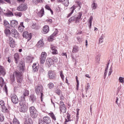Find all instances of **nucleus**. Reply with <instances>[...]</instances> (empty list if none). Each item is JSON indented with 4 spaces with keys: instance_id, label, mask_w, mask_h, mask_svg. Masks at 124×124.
I'll list each match as a JSON object with an SVG mask.
<instances>
[{
    "instance_id": "f257e3e1",
    "label": "nucleus",
    "mask_w": 124,
    "mask_h": 124,
    "mask_svg": "<svg viewBox=\"0 0 124 124\" xmlns=\"http://www.w3.org/2000/svg\"><path fill=\"white\" fill-rule=\"evenodd\" d=\"M18 69L19 70L16 71L13 73L14 77H16L17 79V81L19 84L22 83V80H23V75L22 73L25 70V63H20L18 65Z\"/></svg>"
},
{
    "instance_id": "f03ea898",
    "label": "nucleus",
    "mask_w": 124,
    "mask_h": 124,
    "mask_svg": "<svg viewBox=\"0 0 124 124\" xmlns=\"http://www.w3.org/2000/svg\"><path fill=\"white\" fill-rule=\"evenodd\" d=\"M19 105L21 107L19 108L20 112H21L22 113H26L28 110L29 106L24 96L20 97Z\"/></svg>"
},
{
    "instance_id": "7ed1b4c3",
    "label": "nucleus",
    "mask_w": 124,
    "mask_h": 124,
    "mask_svg": "<svg viewBox=\"0 0 124 124\" xmlns=\"http://www.w3.org/2000/svg\"><path fill=\"white\" fill-rule=\"evenodd\" d=\"M35 93L36 94H41V101H43V86L38 84L35 87Z\"/></svg>"
},
{
    "instance_id": "20e7f679",
    "label": "nucleus",
    "mask_w": 124,
    "mask_h": 124,
    "mask_svg": "<svg viewBox=\"0 0 124 124\" xmlns=\"http://www.w3.org/2000/svg\"><path fill=\"white\" fill-rule=\"evenodd\" d=\"M82 12H79L78 14V15L74 16L72 17H71L69 19V22H74L75 21V23L77 24L78 23H79L80 22V20H81V17H82Z\"/></svg>"
},
{
    "instance_id": "39448f33",
    "label": "nucleus",
    "mask_w": 124,
    "mask_h": 124,
    "mask_svg": "<svg viewBox=\"0 0 124 124\" xmlns=\"http://www.w3.org/2000/svg\"><path fill=\"white\" fill-rule=\"evenodd\" d=\"M76 4L77 6L74 5L70 9L71 12L68 14L67 17H70L72 15V14H73L74 10L76 9L77 7H79V9H81V7L82 6V3L80 1H77Z\"/></svg>"
},
{
    "instance_id": "423d86ee",
    "label": "nucleus",
    "mask_w": 124,
    "mask_h": 124,
    "mask_svg": "<svg viewBox=\"0 0 124 124\" xmlns=\"http://www.w3.org/2000/svg\"><path fill=\"white\" fill-rule=\"evenodd\" d=\"M30 112L31 117H32L33 119H35V118L37 117L38 113H37V110L34 107L32 106L30 108Z\"/></svg>"
},
{
    "instance_id": "0eeeda50",
    "label": "nucleus",
    "mask_w": 124,
    "mask_h": 124,
    "mask_svg": "<svg viewBox=\"0 0 124 124\" xmlns=\"http://www.w3.org/2000/svg\"><path fill=\"white\" fill-rule=\"evenodd\" d=\"M46 58H47V53L45 52H42L39 58L41 64H44Z\"/></svg>"
},
{
    "instance_id": "6e6552de",
    "label": "nucleus",
    "mask_w": 124,
    "mask_h": 124,
    "mask_svg": "<svg viewBox=\"0 0 124 124\" xmlns=\"http://www.w3.org/2000/svg\"><path fill=\"white\" fill-rule=\"evenodd\" d=\"M28 9V5L26 3H22L17 8L18 11H26Z\"/></svg>"
},
{
    "instance_id": "1a4fd4ad",
    "label": "nucleus",
    "mask_w": 124,
    "mask_h": 124,
    "mask_svg": "<svg viewBox=\"0 0 124 124\" xmlns=\"http://www.w3.org/2000/svg\"><path fill=\"white\" fill-rule=\"evenodd\" d=\"M23 37L27 39V41H30L31 39V33L29 34L28 31H25L23 33Z\"/></svg>"
},
{
    "instance_id": "9d476101",
    "label": "nucleus",
    "mask_w": 124,
    "mask_h": 124,
    "mask_svg": "<svg viewBox=\"0 0 124 124\" xmlns=\"http://www.w3.org/2000/svg\"><path fill=\"white\" fill-rule=\"evenodd\" d=\"M11 100L14 104H17L18 102H19V100L18 99V97L17 95L15 94H12L11 95Z\"/></svg>"
},
{
    "instance_id": "9b49d317",
    "label": "nucleus",
    "mask_w": 124,
    "mask_h": 124,
    "mask_svg": "<svg viewBox=\"0 0 124 124\" xmlns=\"http://www.w3.org/2000/svg\"><path fill=\"white\" fill-rule=\"evenodd\" d=\"M0 85L1 87H4V91H5L6 93H7V86H6V85H5V83H4V80L2 77H0Z\"/></svg>"
},
{
    "instance_id": "f8f14e48",
    "label": "nucleus",
    "mask_w": 124,
    "mask_h": 124,
    "mask_svg": "<svg viewBox=\"0 0 124 124\" xmlns=\"http://www.w3.org/2000/svg\"><path fill=\"white\" fill-rule=\"evenodd\" d=\"M0 107L2 108L3 112L4 113H7L8 112V109L5 106L4 102L3 100L0 101Z\"/></svg>"
},
{
    "instance_id": "ddd939ff",
    "label": "nucleus",
    "mask_w": 124,
    "mask_h": 124,
    "mask_svg": "<svg viewBox=\"0 0 124 124\" xmlns=\"http://www.w3.org/2000/svg\"><path fill=\"white\" fill-rule=\"evenodd\" d=\"M12 36L15 38H18L19 37V32L15 29H12L11 31Z\"/></svg>"
},
{
    "instance_id": "4468645a",
    "label": "nucleus",
    "mask_w": 124,
    "mask_h": 124,
    "mask_svg": "<svg viewBox=\"0 0 124 124\" xmlns=\"http://www.w3.org/2000/svg\"><path fill=\"white\" fill-rule=\"evenodd\" d=\"M58 29H55L53 33L48 38V41H53V40H54V38H55V36H56V35H57L58 34Z\"/></svg>"
},
{
    "instance_id": "2eb2a0df",
    "label": "nucleus",
    "mask_w": 124,
    "mask_h": 124,
    "mask_svg": "<svg viewBox=\"0 0 124 124\" xmlns=\"http://www.w3.org/2000/svg\"><path fill=\"white\" fill-rule=\"evenodd\" d=\"M50 49L51 50L53 55H57L58 54V50H57V47L54 45H51Z\"/></svg>"
},
{
    "instance_id": "dca6fc26",
    "label": "nucleus",
    "mask_w": 124,
    "mask_h": 124,
    "mask_svg": "<svg viewBox=\"0 0 124 124\" xmlns=\"http://www.w3.org/2000/svg\"><path fill=\"white\" fill-rule=\"evenodd\" d=\"M36 13H37V16L39 17H40V18H41V17H43V16H44V8H42L40 11H38L37 10Z\"/></svg>"
},
{
    "instance_id": "f3484780",
    "label": "nucleus",
    "mask_w": 124,
    "mask_h": 124,
    "mask_svg": "<svg viewBox=\"0 0 124 124\" xmlns=\"http://www.w3.org/2000/svg\"><path fill=\"white\" fill-rule=\"evenodd\" d=\"M9 44L11 48H14L16 46L15 41L12 37H9Z\"/></svg>"
},
{
    "instance_id": "a211bd4d",
    "label": "nucleus",
    "mask_w": 124,
    "mask_h": 124,
    "mask_svg": "<svg viewBox=\"0 0 124 124\" xmlns=\"http://www.w3.org/2000/svg\"><path fill=\"white\" fill-rule=\"evenodd\" d=\"M46 64H47L48 66H51V65L54 64V61L51 58H47L46 60Z\"/></svg>"
},
{
    "instance_id": "6ab92c4d",
    "label": "nucleus",
    "mask_w": 124,
    "mask_h": 124,
    "mask_svg": "<svg viewBox=\"0 0 124 124\" xmlns=\"http://www.w3.org/2000/svg\"><path fill=\"white\" fill-rule=\"evenodd\" d=\"M18 29L19 32H23V31H24V29H25V26H24V22H22L20 23Z\"/></svg>"
},
{
    "instance_id": "aec40b11",
    "label": "nucleus",
    "mask_w": 124,
    "mask_h": 124,
    "mask_svg": "<svg viewBox=\"0 0 124 124\" xmlns=\"http://www.w3.org/2000/svg\"><path fill=\"white\" fill-rule=\"evenodd\" d=\"M11 26L12 27V28H17L18 21L16 20H12L11 21Z\"/></svg>"
},
{
    "instance_id": "412c9836",
    "label": "nucleus",
    "mask_w": 124,
    "mask_h": 124,
    "mask_svg": "<svg viewBox=\"0 0 124 124\" xmlns=\"http://www.w3.org/2000/svg\"><path fill=\"white\" fill-rule=\"evenodd\" d=\"M44 120V123H45V124H49L51 123V118L50 117L46 116L44 117L43 118Z\"/></svg>"
},
{
    "instance_id": "4be33fe9",
    "label": "nucleus",
    "mask_w": 124,
    "mask_h": 124,
    "mask_svg": "<svg viewBox=\"0 0 124 124\" xmlns=\"http://www.w3.org/2000/svg\"><path fill=\"white\" fill-rule=\"evenodd\" d=\"M43 46H44V43L43 42V41H42V40H40V41H39L36 44V46L37 47V48H42Z\"/></svg>"
},
{
    "instance_id": "5701e85b",
    "label": "nucleus",
    "mask_w": 124,
    "mask_h": 124,
    "mask_svg": "<svg viewBox=\"0 0 124 124\" xmlns=\"http://www.w3.org/2000/svg\"><path fill=\"white\" fill-rule=\"evenodd\" d=\"M59 109L61 114H62V113L63 114H64V113H66V107L65 106L60 107Z\"/></svg>"
},
{
    "instance_id": "b1692460",
    "label": "nucleus",
    "mask_w": 124,
    "mask_h": 124,
    "mask_svg": "<svg viewBox=\"0 0 124 124\" xmlns=\"http://www.w3.org/2000/svg\"><path fill=\"white\" fill-rule=\"evenodd\" d=\"M48 76L49 79H55V78L56 77V75L53 73V72L52 71H49L48 72Z\"/></svg>"
},
{
    "instance_id": "393cba45",
    "label": "nucleus",
    "mask_w": 124,
    "mask_h": 124,
    "mask_svg": "<svg viewBox=\"0 0 124 124\" xmlns=\"http://www.w3.org/2000/svg\"><path fill=\"white\" fill-rule=\"evenodd\" d=\"M43 33L45 34L48 33L49 32V26L46 25L43 28Z\"/></svg>"
},
{
    "instance_id": "a878e982",
    "label": "nucleus",
    "mask_w": 124,
    "mask_h": 124,
    "mask_svg": "<svg viewBox=\"0 0 124 124\" xmlns=\"http://www.w3.org/2000/svg\"><path fill=\"white\" fill-rule=\"evenodd\" d=\"M38 64L36 63H34L32 65V69L34 72L37 71L38 70Z\"/></svg>"
},
{
    "instance_id": "bb28decb",
    "label": "nucleus",
    "mask_w": 124,
    "mask_h": 124,
    "mask_svg": "<svg viewBox=\"0 0 124 124\" xmlns=\"http://www.w3.org/2000/svg\"><path fill=\"white\" fill-rule=\"evenodd\" d=\"M78 52H79V47L77 46H74L72 49V53L75 54L78 53Z\"/></svg>"
},
{
    "instance_id": "cd10ccee",
    "label": "nucleus",
    "mask_w": 124,
    "mask_h": 124,
    "mask_svg": "<svg viewBox=\"0 0 124 124\" xmlns=\"http://www.w3.org/2000/svg\"><path fill=\"white\" fill-rule=\"evenodd\" d=\"M0 73L2 75V76H4L5 75V70L2 67V66L0 65Z\"/></svg>"
},
{
    "instance_id": "c85d7f7f",
    "label": "nucleus",
    "mask_w": 124,
    "mask_h": 124,
    "mask_svg": "<svg viewBox=\"0 0 124 124\" xmlns=\"http://www.w3.org/2000/svg\"><path fill=\"white\" fill-rule=\"evenodd\" d=\"M108 67H109V63H108V64H107V67L105 68V72L104 74V79L106 78V76H107V72H108Z\"/></svg>"
},
{
    "instance_id": "c756f323",
    "label": "nucleus",
    "mask_w": 124,
    "mask_h": 124,
    "mask_svg": "<svg viewBox=\"0 0 124 124\" xmlns=\"http://www.w3.org/2000/svg\"><path fill=\"white\" fill-rule=\"evenodd\" d=\"M14 59L15 60L16 63H18V62H19V54L18 53H16L14 55Z\"/></svg>"
},
{
    "instance_id": "7c9ffc66",
    "label": "nucleus",
    "mask_w": 124,
    "mask_h": 124,
    "mask_svg": "<svg viewBox=\"0 0 124 124\" xmlns=\"http://www.w3.org/2000/svg\"><path fill=\"white\" fill-rule=\"evenodd\" d=\"M29 94H30V92L29 91V90H25L23 93V95H22L20 97L23 96V97H24V99H25V96H28Z\"/></svg>"
},
{
    "instance_id": "2f4dec72",
    "label": "nucleus",
    "mask_w": 124,
    "mask_h": 124,
    "mask_svg": "<svg viewBox=\"0 0 124 124\" xmlns=\"http://www.w3.org/2000/svg\"><path fill=\"white\" fill-rule=\"evenodd\" d=\"M30 100H31L32 102H34L36 100V97L34 94H31L30 95Z\"/></svg>"
},
{
    "instance_id": "473e14b6",
    "label": "nucleus",
    "mask_w": 124,
    "mask_h": 124,
    "mask_svg": "<svg viewBox=\"0 0 124 124\" xmlns=\"http://www.w3.org/2000/svg\"><path fill=\"white\" fill-rule=\"evenodd\" d=\"M34 58L32 56H27L26 57L27 61L28 62H32V60H33Z\"/></svg>"
},
{
    "instance_id": "72a5a7b5",
    "label": "nucleus",
    "mask_w": 124,
    "mask_h": 124,
    "mask_svg": "<svg viewBox=\"0 0 124 124\" xmlns=\"http://www.w3.org/2000/svg\"><path fill=\"white\" fill-rule=\"evenodd\" d=\"M11 124H20V122H19V120L17 119L16 118H14L13 120V123L10 122Z\"/></svg>"
},
{
    "instance_id": "f704fd0d",
    "label": "nucleus",
    "mask_w": 124,
    "mask_h": 124,
    "mask_svg": "<svg viewBox=\"0 0 124 124\" xmlns=\"http://www.w3.org/2000/svg\"><path fill=\"white\" fill-rule=\"evenodd\" d=\"M49 116L51 118L52 120H53V121H56V116H55V114H54V113L50 112L48 113Z\"/></svg>"
},
{
    "instance_id": "c9c22d12",
    "label": "nucleus",
    "mask_w": 124,
    "mask_h": 124,
    "mask_svg": "<svg viewBox=\"0 0 124 124\" xmlns=\"http://www.w3.org/2000/svg\"><path fill=\"white\" fill-rule=\"evenodd\" d=\"M4 33L7 36H9V35H10V34H11V31H10V30L8 29L5 30Z\"/></svg>"
},
{
    "instance_id": "e433bc0d",
    "label": "nucleus",
    "mask_w": 124,
    "mask_h": 124,
    "mask_svg": "<svg viewBox=\"0 0 124 124\" xmlns=\"http://www.w3.org/2000/svg\"><path fill=\"white\" fill-rule=\"evenodd\" d=\"M100 61V54H98L96 56L95 63H99Z\"/></svg>"
},
{
    "instance_id": "4c0bfd02",
    "label": "nucleus",
    "mask_w": 124,
    "mask_h": 124,
    "mask_svg": "<svg viewBox=\"0 0 124 124\" xmlns=\"http://www.w3.org/2000/svg\"><path fill=\"white\" fill-rule=\"evenodd\" d=\"M24 124H32V120L31 119L28 118L26 120Z\"/></svg>"
},
{
    "instance_id": "58836bf2",
    "label": "nucleus",
    "mask_w": 124,
    "mask_h": 124,
    "mask_svg": "<svg viewBox=\"0 0 124 124\" xmlns=\"http://www.w3.org/2000/svg\"><path fill=\"white\" fill-rule=\"evenodd\" d=\"M92 7L93 10L96 9V8H97V4L93 2V3L92 4Z\"/></svg>"
},
{
    "instance_id": "ea45409f",
    "label": "nucleus",
    "mask_w": 124,
    "mask_h": 124,
    "mask_svg": "<svg viewBox=\"0 0 124 124\" xmlns=\"http://www.w3.org/2000/svg\"><path fill=\"white\" fill-rule=\"evenodd\" d=\"M45 8H46V9H47V10H49V11H50L52 15H53L54 12H53V10H52V9L51 8H50V6H49V5H46L45 6Z\"/></svg>"
},
{
    "instance_id": "a19ab883",
    "label": "nucleus",
    "mask_w": 124,
    "mask_h": 124,
    "mask_svg": "<svg viewBox=\"0 0 124 124\" xmlns=\"http://www.w3.org/2000/svg\"><path fill=\"white\" fill-rule=\"evenodd\" d=\"M79 111H80V109L78 108L77 109V115L76 116V122H78V120H79Z\"/></svg>"
},
{
    "instance_id": "79ce46f5",
    "label": "nucleus",
    "mask_w": 124,
    "mask_h": 124,
    "mask_svg": "<svg viewBox=\"0 0 124 124\" xmlns=\"http://www.w3.org/2000/svg\"><path fill=\"white\" fill-rule=\"evenodd\" d=\"M32 1L34 4L37 5L40 2H42V0H32Z\"/></svg>"
},
{
    "instance_id": "37998d69",
    "label": "nucleus",
    "mask_w": 124,
    "mask_h": 124,
    "mask_svg": "<svg viewBox=\"0 0 124 124\" xmlns=\"http://www.w3.org/2000/svg\"><path fill=\"white\" fill-rule=\"evenodd\" d=\"M62 4L65 5V6H68V4H69L68 0H65L64 1H62Z\"/></svg>"
},
{
    "instance_id": "c03bdc74",
    "label": "nucleus",
    "mask_w": 124,
    "mask_h": 124,
    "mask_svg": "<svg viewBox=\"0 0 124 124\" xmlns=\"http://www.w3.org/2000/svg\"><path fill=\"white\" fill-rule=\"evenodd\" d=\"M15 15L16 16H18V17H21L22 15H23V14L21 12H16L15 13Z\"/></svg>"
},
{
    "instance_id": "a18cd8bd",
    "label": "nucleus",
    "mask_w": 124,
    "mask_h": 124,
    "mask_svg": "<svg viewBox=\"0 0 124 124\" xmlns=\"http://www.w3.org/2000/svg\"><path fill=\"white\" fill-rule=\"evenodd\" d=\"M60 75L61 79H62V81H63V80H64V75H63L62 71L60 72Z\"/></svg>"
},
{
    "instance_id": "49530a36",
    "label": "nucleus",
    "mask_w": 124,
    "mask_h": 124,
    "mask_svg": "<svg viewBox=\"0 0 124 124\" xmlns=\"http://www.w3.org/2000/svg\"><path fill=\"white\" fill-rule=\"evenodd\" d=\"M47 86L49 89H50V90H51V89H53L54 88V83L50 82Z\"/></svg>"
},
{
    "instance_id": "de8ad7c7",
    "label": "nucleus",
    "mask_w": 124,
    "mask_h": 124,
    "mask_svg": "<svg viewBox=\"0 0 124 124\" xmlns=\"http://www.w3.org/2000/svg\"><path fill=\"white\" fill-rule=\"evenodd\" d=\"M4 121V116L1 113H0V122H3Z\"/></svg>"
},
{
    "instance_id": "09e8293b",
    "label": "nucleus",
    "mask_w": 124,
    "mask_h": 124,
    "mask_svg": "<svg viewBox=\"0 0 124 124\" xmlns=\"http://www.w3.org/2000/svg\"><path fill=\"white\" fill-rule=\"evenodd\" d=\"M55 93L58 94V95H61V94L62 93V91L60 89H57L55 90Z\"/></svg>"
},
{
    "instance_id": "8fccbe9b",
    "label": "nucleus",
    "mask_w": 124,
    "mask_h": 124,
    "mask_svg": "<svg viewBox=\"0 0 124 124\" xmlns=\"http://www.w3.org/2000/svg\"><path fill=\"white\" fill-rule=\"evenodd\" d=\"M9 23H8V21L6 20H4V26L5 27H7V28H8V26H9Z\"/></svg>"
},
{
    "instance_id": "3c124183",
    "label": "nucleus",
    "mask_w": 124,
    "mask_h": 124,
    "mask_svg": "<svg viewBox=\"0 0 124 124\" xmlns=\"http://www.w3.org/2000/svg\"><path fill=\"white\" fill-rule=\"evenodd\" d=\"M93 16H90V18H89V24H90V28H91L92 27V23L93 22Z\"/></svg>"
},
{
    "instance_id": "603ef678",
    "label": "nucleus",
    "mask_w": 124,
    "mask_h": 124,
    "mask_svg": "<svg viewBox=\"0 0 124 124\" xmlns=\"http://www.w3.org/2000/svg\"><path fill=\"white\" fill-rule=\"evenodd\" d=\"M119 81L120 82V83H124V78L122 77H120Z\"/></svg>"
},
{
    "instance_id": "864d4df0",
    "label": "nucleus",
    "mask_w": 124,
    "mask_h": 124,
    "mask_svg": "<svg viewBox=\"0 0 124 124\" xmlns=\"http://www.w3.org/2000/svg\"><path fill=\"white\" fill-rule=\"evenodd\" d=\"M53 63H55V62H58V58L57 57H53Z\"/></svg>"
},
{
    "instance_id": "5fc2aeb1",
    "label": "nucleus",
    "mask_w": 124,
    "mask_h": 124,
    "mask_svg": "<svg viewBox=\"0 0 124 124\" xmlns=\"http://www.w3.org/2000/svg\"><path fill=\"white\" fill-rule=\"evenodd\" d=\"M32 28L34 29V30H37L38 27L36 26V24L33 23L32 25Z\"/></svg>"
},
{
    "instance_id": "6e6d98bb",
    "label": "nucleus",
    "mask_w": 124,
    "mask_h": 124,
    "mask_svg": "<svg viewBox=\"0 0 124 124\" xmlns=\"http://www.w3.org/2000/svg\"><path fill=\"white\" fill-rule=\"evenodd\" d=\"M67 119L65 120V123H68V122H69V121H70V116L69 115H67Z\"/></svg>"
},
{
    "instance_id": "4d7b16f0",
    "label": "nucleus",
    "mask_w": 124,
    "mask_h": 124,
    "mask_svg": "<svg viewBox=\"0 0 124 124\" xmlns=\"http://www.w3.org/2000/svg\"><path fill=\"white\" fill-rule=\"evenodd\" d=\"M85 89H86V92H88V91H89V89H90V83L87 84Z\"/></svg>"
},
{
    "instance_id": "13d9d810",
    "label": "nucleus",
    "mask_w": 124,
    "mask_h": 124,
    "mask_svg": "<svg viewBox=\"0 0 124 124\" xmlns=\"http://www.w3.org/2000/svg\"><path fill=\"white\" fill-rule=\"evenodd\" d=\"M63 106H65V105H64V103L62 102V101H60V107H62Z\"/></svg>"
},
{
    "instance_id": "bf43d9fd",
    "label": "nucleus",
    "mask_w": 124,
    "mask_h": 124,
    "mask_svg": "<svg viewBox=\"0 0 124 124\" xmlns=\"http://www.w3.org/2000/svg\"><path fill=\"white\" fill-rule=\"evenodd\" d=\"M112 72H113V71L112 70V68H110L109 69V71L108 74V76H110V75H111V74H112Z\"/></svg>"
},
{
    "instance_id": "052dcab7",
    "label": "nucleus",
    "mask_w": 124,
    "mask_h": 124,
    "mask_svg": "<svg viewBox=\"0 0 124 124\" xmlns=\"http://www.w3.org/2000/svg\"><path fill=\"white\" fill-rule=\"evenodd\" d=\"M44 123L42 120H39V124H44Z\"/></svg>"
},
{
    "instance_id": "680f3d73",
    "label": "nucleus",
    "mask_w": 124,
    "mask_h": 124,
    "mask_svg": "<svg viewBox=\"0 0 124 124\" xmlns=\"http://www.w3.org/2000/svg\"><path fill=\"white\" fill-rule=\"evenodd\" d=\"M7 61L8 62L10 63L11 62V58L10 57L8 58L7 59Z\"/></svg>"
},
{
    "instance_id": "e2e57ef3",
    "label": "nucleus",
    "mask_w": 124,
    "mask_h": 124,
    "mask_svg": "<svg viewBox=\"0 0 124 124\" xmlns=\"http://www.w3.org/2000/svg\"><path fill=\"white\" fill-rule=\"evenodd\" d=\"M8 16H13V13L12 12H10V13L7 14Z\"/></svg>"
},
{
    "instance_id": "0e129e2a",
    "label": "nucleus",
    "mask_w": 124,
    "mask_h": 124,
    "mask_svg": "<svg viewBox=\"0 0 124 124\" xmlns=\"http://www.w3.org/2000/svg\"><path fill=\"white\" fill-rule=\"evenodd\" d=\"M4 1H6V2H7V3H9L10 4V3H11V1H10V0H4Z\"/></svg>"
},
{
    "instance_id": "69168bd1",
    "label": "nucleus",
    "mask_w": 124,
    "mask_h": 124,
    "mask_svg": "<svg viewBox=\"0 0 124 124\" xmlns=\"http://www.w3.org/2000/svg\"><path fill=\"white\" fill-rule=\"evenodd\" d=\"M4 3V1H3V0H0V5H1V4H3Z\"/></svg>"
},
{
    "instance_id": "338daca9",
    "label": "nucleus",
    "mask_w": 124,
    "mask_h": 124,
    "mask_svg": "<svg viewBox=\"0 0 124 124\" xmlns=\"http://www.w3.org/2000/svg\"><path fill=\"white\" fill-rule=\"evenodd\" d=\"M47 22L49 23V24H52V19H47Z\"/></svg>"
},
{
    "instance_id": "774afa93",
    "label": "nucleus",
    "mask_w": 124,
    "mask_h": 124,
    "mask_svg": "<svg viewBox=\"0 0 124 124\" xmlns=\"http://www.w3.org/2000/svg\"><path fill=\"white\" fill-rule=\"evenodd\" d=\"M62 56H65V57H66V58H67V55L66 54V53H62Z\"/></svg>"
}]
</instances>
